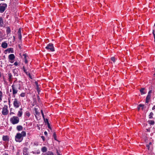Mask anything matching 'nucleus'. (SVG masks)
<instances>
[{"label":"nucleus","mask_w":155,"mask_h":155,"mask_svg":"<svg viewBox=\"0 0 155 155\" xmlns=\"http://www.w3.org/2000/svg\"><path fill=\"white\" fill-rule=\"evenodd\" d=\"M144 106V105L140 104L139 105V107L138 108V109H139L140 107H142L143 108Z\"/></svg>","instance_id":"2f4dec72"},{"label":"nucleus","mask_w":155,"mask_h":155,"mask_svg":"<svg viewBox=\"0 0 155 155\" xmlns=\"http://www.w3.org/2000/svg\"><path fill=\"white\" fill-rule=\"evenodd\" d=\"M13 104L14 107L16 108H18L21 105V103L17 99L15 98L13 102Z\"/></svg>","instance_id":"f03ea898"},{"label":"nucleus","mask_w":155,"mask_h":155,"mask_svg":"<svg viewBox=\"0 0 155 155\" xmlns=\"http://www.w3.org/2000/svg\"><path fill=\"white\" fill-rule=\"evenodd\" d=\"M16 129L20 131L22 130L23 127L21 125H18L16 127Z\"/></svg>","instance_id":"6ab92c4d"},{"label":"nucleus","mask_w":155,"mask_h":155,"mask_svg":"<svg viewBox=\"0 0 155 155\" xmlns=\"http://www.w3.org/2000/svg\"><path fill=\"white\" fill-rule=\"evenodd\" d=\"M14 60H13V61H10V63H13V62H14Z\"/></svg>","instance_id":"09e8293b"},{"label":"nucleus","mask_w":155,"mask_h":155,"mask_svg":"<svg viewBox=\"0 0 155 155\" xmlns=\"http://www.w3.org/2000/svg\"><path fill=\"white\" fill-rule=\"evenodd\" d=\"M144 88H142L140 90V91L141 92V94L142 95L145 94L146 93L144 91Z\"/></svg>","instance_id":"aec40b11"},{"label":"nucleus","mask_w":155,"mask_h":155,"mask_svg":"<svg viewBox=\"0 0 155 155\" xmlns=\"http://www.w3.org/2000/svg\"><path fill=\"white\" fill-rule=\"evenodd\" d=\"M6 32L7 33V35H8L10 33V32H11V30L10 28L9 27H8V26L7 27H6Z\"/></svg>","instance_id":"2eb2a0df"},{"label":"nucleus","mask_w":155,"mask_h":155,"mask_svg":"<svg viewBox=\"0 0 155 155\" xmlns=\"http://www.w3.org/2000/svg\"><path fill=\"white\" fill-rule=\"evenodd\" d=\"M17 155H19L18 154H17Z\"/></svg>","instance_id":"052dcab7"},{"label":"nucleus","mask_w":155,"mask_h":155,"mask_svg":"<svg viewBox=\"0 0 155 155\" xmlns=\"http://www.w3.org/2000/svg\"><path fill=\"white\" fill-rule=\"evenodd\" d=\"M44 134H45V135H47V134H48V133L46 131H45L44 133Z\"/></svg>","instance_id":"a19ab883"},{"label":"nucleus","mask_w":155,"mask_h":155,"mask_svg":"<svg viewBox=\"0 0 155 155\" xmlns=\"http://www.w3.org/2000/svg\"><path fill=\"white\" fill-rule=\"evenodd\" d=\"M2 46L4 48H6L8 47V44L5 42H3L2 43Z\"/></svg>","instance_id":"ddd939ff"},{"label":"nucleus","mask_w":155,"mask_h":155,"mask_svg":"<svg viewBox=\"0 0 155 155\" xmlns=\"http://www.w3.org/2000/svg\"><path fill=\"white\" fill-rule=\"evenodd\" d=\"M28 76H29V77L31 78V74L30 73H28Z\"/></svg>","instance_id":"ea45409f"},{"label":"nucleus","mask_w":155,"mask_h":155,"mask_svg":"<svg viewBox=\"0 0 155 155\" xmlns=\"http://www.w3.org/2000/svg\"><path fill=\"white\" fill-rule=\"evenodd\" d=\"M22 137H25L26 135V133L25 131H22L21 133H20Z\"/></svg>","instance_id":"412c9836"},{"label":"nucleus","mask_w":155,"mask_h":155,"mask_svg":"<svg viewBox=\"0 0 155 155\" xmlns=\"http://www.w3.org/2000/svg\"><path fill=\"white\" fill-rule=\"evenodd\" d=\"M35 110H36V108H35ZM35 111L36 114H38V112L36 110H35Z\"/></svg>","instance_id":"de8ad7c7"},{"label":"nucleus","mask_w":155,"mask_h":155,"mask_svg":"<svg viewBox=\"0 0 155 155\" xmlns=\"http://www.w3.org/2000/svg\"><path fill=\"white\" fill-rule=\"evenodd\" d=\"M151 142H150L149 143V145H151Z\"/></svg>","instance_id":"4d7b16f0"},{"label":"nucleus","mask_w":155,"mask_h":155,"mask_svg":"<svg viewBox=\"0 0 155 155\" xmlns=\"http://www.w3.org/2000/svg\"><path fill=\"white\" fill-rule=\"evenodd\" d=\"M48 127L50 129V124L48 122V123H47Z\"/></svg>","instance_id":"37998d69"},{"label":"nucleus","mask_w":155,"mask_h":155,"mask_svg":"<svg viewBox=\"0 0 155 155\" xmlns=\"http://www.w3.org/2000/svg\"><path fill=\"white\" fill-rule=\"evenodd\" d=\"M4 24V21L2 17H0V27H3Z\"/></svg>","instance_id":"dca6fc26"},{"label":"nucleus","mask_w":155,"mask_h":155,"mask_svg":"<svg viewBox=\"0 0 155 155\" xmlns=\"http://www.w3.org/2000/svg\"><path fill=\"white\" fill-rule=\"evenodd\" d=\"M23 71L27 74H28V72H27V70L26 69H25Z\"/></svg>","instance_id":"c9c22d12"},{"label":"nucleus","mask_w":155,"mask_h":155,"mask_svg":"<svg viewBox=\"0 0 155 155\" xmlns=\"http://www.w3.org/2000/svg\"><path fill=\"white\" fill-rule=\"evenodd\" d=\"M25 69V67H24V66H23V70H24Z\"/></svg>","instance_id":"3c124183"},{"label":"nucleus","mask_w":155,"mask_h":155,"mask_svg":"<svg viewBox=\"0 0 155 155\" xmlns=\"http://www.w3.org/2000/svg\"><path fill=\"white\" fill-rule=\"evenodd\" d=\"M47 150V148L45 147H43L41 148V151L43 153H45Z\"/></svg>","instance_id":"f3484780"},{"label":"nucleus","mask_w":155,"mask_h":155,"mask_svg":"<svg viewBox=\"0 0 155 155\" xmlns=\"http://www.w3.org/2000/svg\"><path fill=\"white\" fill-rule=\"evenodd\" d=\"M14 114V113H13V112H11V113H10V115H11V114Z\"/></svg>","instance_id":"8fccbe9b"},{"label":"nucleus","mask_w":155,"mask_h":155,"mask_svg":"<svg viewBox=\"0 0 155 155\" xmlns=\"http://www.w3.org/2000/svg\"><path fill=\"white\" fill-rule=\"evenodd\" d=\"M149 123L150 124L153 125L154 124V122L153 120H150L149 121Z\"/></svg>","instance_id":"393cba45"},{"label":"nucleus","mask_w":155,"mask_h":155,"mask_svg":"<svg viewBox=\"0 0 155 155\" xmlns=\"http://www.w3.org/2000/svg\"><path fill=\"white\" fill-rule=\"evenodd\" d=\"M53 136L54 137V138L55 140H56V134L55 133H54L53 134Z\"/></svg>","instance_id":"473e14b6"},{"label":"nucleus","mask_w":155,"mask_h":155,"mask_svg":"<svg viewBox=\"0 0 155 155\" xmlns=\"http://www.w3.org/2000/svg\"><path fill=\"white\" fill-rule=\"evenodd\" d=\"M32 152L33 154H39L40 153V150H38V151L37 152Z\"/></svg>","instance_id":"c85d7f7f"},{"label":"nucleus","mask_w":155,"mask_h":155,"mask_svg":"<svg viewBox=\"0 0 155 155\" xmlns=\"http://www.w3.org/2000/svg\"><path fill=\"white\" fill-rule=\"evenodd\" d=\"M8 77H9L8 78L9 79V80L10 81L12 79V76L11 73H9L8 74Z\"/></svg>","instance_id":"5701e85b"},{"label":"nucleus","mask_w":155,"mask_h":155,"mask_svg":"<svg viewBox=\"0 0 155 155\" xmlns=\"http://www.w3.org/2000/svg\"><path fill=\"white\" fill-rule=\"evenodd\" d=\"M6 51H8L9 53H13L14 52V51L13 48H8L5 50Z\"/></svg>","instance_id":"4468645a"},{"label":"nucleus","mask_w":155,"mask_h":155,"mask_svg":"<svg viewBox=\"0 0 155 155\" xmlns=\"http://www.w3.org/2000/svg\"><path fill=\"white\" fill-rule=\"evenodd\" d=\"M25 114H26V116H27L28 117H29L31 115L30 112H26Z\"/></svg>","instance_id":"cd10ccee"},{"label":"nucleus","mask_w":155,"mask_h":155,"mask_svg":"<svg viewBox=\"0 0 155 155\" xmlns=\"http://www.w3.org/2000/svg\"><path fill=\"white\" fill-rule=\"evenodd\" d=\"M153 35L154 36V41L155 42V34L153 33Z\"/></svg>","instance_id":"49530a36"},{"label":"nucleus","mask_w":155,"mask_h":155,"mask_svg":"<svg viewBox=\"0 0 155 155\" xmlns=\"http://www.w3.org/2000/svg\"><path fill=\"white\" fill-rule=\"evenodd\" d=\"M14 65H15V66H17V65H18V62H17L16 61V62H15L14 63Z\"/></svg>","instance_id":"f704fd0d"},{"label":"nucleus","mask_w":155,"mask_h":155,"mask_svg":"<svg viewBox=\"0 0 155 155\" xmlns=\"http://www.w3.org/2000/svg\"><path fill=\"white\" fill-rule=\"evenodd\" d=\"M18 38L19 39L21 40V28H19L18 31Z\"/></svg>","instance_id":"9d476101"},{"label":"nucleus","mask_w":155,"mask_h":155,"mask_svg":"<svg viewBox=\"0 0 155 155\" xmlns=\"http://www.w3.org/2000/svg\"><path fill=\"white\" fill-rule=\"evenodd\" d=\"M8 107L6 105H4L3 107L2 108V113L3 115H6L8 113Z\"/></svg>","instance_id":"39448f33"},{"label":"nucleus","mask_w":155,"mask_h":155,"mask_svg":"<svg viewBox=\"0 0 155 155\" xmlns=\"http://www.w3.org/2000/svg\"><path fill=\"white\" fill-rule=\"evenodd\" d=\"M35 84H36V85L37 86V88H38V83L37 82H35Z\"/></svg>","instance_id":"c03bdc74"},{"label":"nucleus","mask_w":155,"mask_h":155,"mask_svg":"<svg viewBox=\"0 0 155 155\" xmlns=\"http://www.w3.org/2000/svg\"><path fill=\"white\" fill-rule=\"evenodd\" d=\"M153 113L152 112H151L149 116V117L150 118H153Z\"/></svg>","instance_id":"a878e982"},{"label":"nucleus","mask_w":155,"mask_h":155,"mask_svg":"<svg viewBox=\"0 0 155 155\" xmlns=\"http://www.w3.org/2000/svg\"><path fill=\"white\" fill-rule=\"evenodd\" d=\"M18 85L19 86V87H18V89H20V84H18Z\"/></svg>","instance_id":"5fc2aeb1"},{"label":"nucleus","mask_w":155,"mask_h":155,"mask_svg":"<svg viewBox=\"0 0 155 155\" xmlns=\"http://www.w3.org/2000/svg\"><path fill=\"white\" fill-rule=\"evenodd\" d=\"M2 92L0 91V101H2Z\"/></svg>","instance_id":"b1692460"},{"label":"nucleus","mask_w":155,"mask_h":155,"mask_svg":"<svg viewBox=\"0 0 155 155\" xmlns=\"http://www.w3.org/2000/svg\"><path fill=\"white\" fill-rule=\"evenodd\" d=\"M23 139V137L21 136L20 133H17L15 136V140L17 142H20Z\"/></svg>","instance_id":"7ed1b4c3"},{"label":"nucleus","mask_w":155,"mask_h":155,"mask_svg":"<svg viewBox=\"0 0 155 155\" xmlns=\"http://www.w3.org/2000/svg\"><path fill=\"white\" fill-rule=\"evenodd\" d=\"M111 59L114 62L115 61V58L114 57L111 58Z\"/></svg>","instance_id":"c756f323"},{"label":"nucleus","mask_w":155,"mask_h":155,"mask_svg":"<svg viewBox=\"0 0 155 155\" xmlns=\"http://www.w3.org/2000/svg\"><path fill=\"white\" fill-rule=\"evenodd\" d=\"M2 139L3 141H7L9 140V137L8 136H3L2 137Z\"/></svg>","instance_id":"9b49d317"},{"label":"nucleus","mask_w":155,"mask_h":155,"mask_svg":"<svg viewBox=\"0 0 155 155\" xmlns=\"http://www.w3.org/2000/svg\"><path fill=\"white\" fill-rule=\"evenodd\" d=\"M7 7L6 4L3 3L0 4V12L2 13L5 10Z\"/></svg>","instance_id":"20e7f679"},{"label":"nucleus","mask_w":155,"mask_h":155,"mask_svg":"<svg viewBox=\"0 0 155 155\" xmlns=\"http://www.w3.org/2000/svg\"><path fill=\"white\" fill-rule=\"evenodd\" d=\"M22 108H21L20 109V110L18 111L17 115L19 117H21L22 115Z\"/></svg>","instance_id":"f8f14e48"},{"label":"nucleus","mask_w":155,"mask_h":155,"mask_svg":"<svg viewBox=\"0 0 155 155\" xmlns=\"http://www.w3.org/2000/svg\"><path fill=\"white\" fill-rule=\"evenodd\" d=\"M147 147L148 148H149V145H147Z\"/></svg>","instance_id":"6e6d98bb"},{"label":"nucleus","mask_w":155,"mask_h":155,"mask_svg":"<svg viewBox=\"0 0 155 155\" xmlns=\"http://www.w3.org/2000/svg\"><path fill=\"white\" fill-rule=\"evenodd\" d=\"M17 70H14L13 71V72L15 76H18V75L17 73H16Z\"/></svg>","instance_id":"bb28decb"},{"label":"nucleus","mask_w":155,"mask_h":155,"mask_svg":"<svg viewBox=\"0 0 155 155\" xmlns=\"http://www.w3.org/2000/svg\"><path fill=\"white\" fill-rule=\"evenodd\" d=\"M10 121L13 124H16L19 123V119L17 116H13L10 118Z\"/></svg>","instance_id":"f257e3e1"},{"label":"nucleus","mask_w":155,"mask_h":155,"mask_svg":"<svg viewBox=\"0 0 155 155\" xmlns=\"http://www.w3.org/2000/svg\"><path fill=\"white\" fill-rule=\"evenodd\" d=\"M57 155H61V154H60L58 151V150H57Z\"/></svg>","instance_id":"e433bc0d"},{"label":"nucleus","mask_w":155,"mask_h":155,"mask_svg":"<svg viewBox=\"0 0 155 155\" xmlns=\"http://www.w3.org/2000/svg\"><path fill=\"white\" fill-rule=\"evenodd\" d=\"M23 154L24 155H28V154L27 153V150L26 149H24L23 150Z\"/></svg>","instance_id":"4be33fe9"},{"label":"nucleus","mask_w":155,"mask_h":155,"mask_svg":"<svg viewBox=\"0 0 155 155\" xmlns=\"http://www.w3.org/2000/svg\"><path fill=\"white\" fill-rule=\"evenodd\" d=\"M24 56L25 58V62L26 63H27V62H28V61H27V60L26 59V56H25V54H24Z\"/></svg>","instance_id":"72a5a7b5"},{"label":"nucleus","mask_w":155,"mask_h":155,"mask_svg":"<svg viewBox=\"0 0 155 155\" xmlns=\"http://www.w3.org/2000/svg\"><path fill=\"white\" fill-rule=\"evenodd\" d=\"M25 96V94L24 93H22L20 94V96L21 97H24Z\"/></svg>","instance_id":"7c9ffc66"},{"label":"nucleus","mask_w":155,"mask_h":155,"mask_svg":"<svg viewBox=\"0 0 155 155\" xmlns=\"http://www.w3.org/2000/svg\"><path fill=\"white\" fill-rule=\"evenodd\" d=\"M45 48L47 50H50L51 51H54V48L53 47V45L52 43H49L45 47Z\"/></svg>","instance_id":"0eeeda50"},{"label":"nucleus","mask_w":155,"mask_h":155,"mask_svg":"<svg viewBox=\"0 0 155 155\" xmlns=\"http://www.w3.org/2000/svg\"><path fill=\"white\" fill-rule=\"evenodd\" d=\"M5 155H8V154L6 153H5Z\"/></svg>","instance_id":"13d9d810"},{"label":"nucleus","mask_w":155,"mask_h":155,"mask_svg":"<svg viewBox=\"0 0 155 155\" xmlns=\"http://www.w3.org/2000/svg\"><path fill=\"white\" fill-rule=\"evenodd\" d=\"M13 38L14 40H15V37L14 36L13 37Z\"/></svg>","instance_id":"864d4df0"},{"label":"nucleus","mask_w":155,"mask_h":155,"mask_svg":"<svg viewBox=\"0 0 155 155\" xmlns=\"http://www.w3.org/2000/svg\"><path fill=\"white\" fill-rule=\"evenodd\" d=\"M18 47L20 48V49H21V44H19L18 45Z\"/></svg>","instance_id":"4c0bfd02"},{"label":"nucleus","mask_w":155,"mask_h":155,"mask_svg":"<svg viewBox=\"0 0 155 155\" xmlns=\"http://www.w3.org/2000/svg\"><path fill=\"white\" fill-rule=\"evenodd\" d=\"M152 92V91L151 90L149 91L148 95H147L146 99V103H148L149 102V100L150 99L151 97V94Z\"/></svg>","instance_id":"6e6552de"},{"label":"nucleus","mask_w":155,"mask_h":155,"mask_svg":"<svg viewBox=\"0 0 155 155\" xmlns=\"http://www.w3.org/2000/svg\"><path fill=\"white\" fill-rule=\"evenodd\" d=\"M9 103H10V101H9Z\"/></svg>","instance_id":"bf43d9fd"},{"label":"nucleus","mask_w":155,"mask_h":155,"mask_svg":"<svg viewBox=\"0 0 155 155\" xmlns=\"http://www.w3.org/2000/svg\"><path fill=\"white\" fill-rule=\"evenodd\" d=\"M12 88L13 96L14 97H15V94L17 93L18 90L16 87L15 85L13 84L12 86Z\"/></svg>","instance_id":"423d86ee"},{"label":"nucleus","mask_w":155,"mask_h":155,"mask_svg":"<svg viewBox=\"0 0 155 155\" xmlns=\"http://www.w3.org/2000/svg\"><path fill=\"white\" fill-rule=\"evenodd\" d=\"M8 58L9 60L13 61L15 58V56L13 54H11L9 55Z\"/></svg>","instance_id":"1a4fd4ad"},{"label":"nucleus","mask_w":155,"mask_h":155,"mask_svg":"<svg viewBox=\"0 0 155 155\" xmlns=\"http://www.w3.org/2000/svg\"><path fill=\"white\" fill-rule=\"evenodd\" d=\"M41 113L42 114L43 117L44 118V114L42 110H41Z\"/></svg>","instance_id":"58836bf2"},{"label":"nucleus","mask_w":155,"mask_h":155,"mask_svg":"<svg viewBox=\"0 0 155 155\" xmlns=\"http://www.w3.org/2000/svg\"><path fill=\"white\" fill-rule=\"evenodd\" d=\"M46 121L47 122V123H48V119H46Z\"/></svg>","instance_id":"603ef678"},{"label":"nucleus","mask_w":155,"mask_h":155,"mask_svg":"<svg viewBox=\"0 0 155 155\" xmlns=\"http://www.w3.org/2000/svg\"><path fill=\"white\" fill-rule=\"evenodd\" d=\"M41 137L42 138V139H43V140H45V137L44 136H42Z\"/></svg>","instance_id":"79ce46f5"},{"label":"nucleus","mask_w":155,"mask_h":155,"mask_svg":"<svg viewBox=\"0 0 155 155\" xmlns=\"http://www.w3.org/2000/svg\"><path fill=\"white\" fill-rule=\"evenodd\" d=\"M43 155H54V153L51 152L49 151L47 153L42 154Z\"/></svg>","instance_id":"a211bd4d"},{"label":"nucleus","mask_w":155,"mask_h":155,"mask_svg":"<svg viewBox=\"0 0 155 155\" xmlns=\"http://www.w3.org/2000/svg\"><path fill=\"white\" fill-rule=\"evenodd\" d=\"M152 109L153 110H154L155 109V105L153 107H152Z\"/></svg>","instance_id":"a18cd8bd"}]
</instances>
